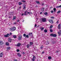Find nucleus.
Here are the masks:
<instances>
[{
	"label": "nucleus",
	"instance_id": "1",
	"mask_svg": "<svg viewBox=\"0 0 61 61\" xmlns=\"http://www.w3.org/2000/svg\"><path fill=\"white\" fill-rule=\"evenodd\" d=\"M46 19L45 18H42L40 20V21L42 23V22H46Z\"/></svg>",
	"mask_w": 61,
	"mask_h": 61
},
{
	"label": "nucleus",
	"instance_id": "2",
	"mask_svg": "<svg viewBox=\"0 0 61 61\" xmlns=\"http://www.w3.org/2000/svg\"><path fill=\"white\" fill-rule=\"evenodd\" d=\"M10 30L11 32H13V31H14L16 30V27H13L12 28H10Z\"/></svg>",
	"mask_w": 61,
	"mask_h": 61
},
{
	"label": "nucleus",
	"instance_id": "3",
	"mask_svg": "<svg viewBox=\"0 0 61 61\" xmlns=\"http://www.w3.org/2000/svg\"><path fill=\"white\" fill-rule=\"evenodd\" d=\"M4 37H8V36H10V34H7L6 35H4Z\"/></svg>",
	"mask_w": 61,
	"mask_h": 61
},
{
	"label": "nucleus",
	"instance_id": "4",
	"mask_svg": "<svg viewBox=\"0 0 61 61\" xmlns=\"http://www.w3.org/2000/svg\"><path fill=\"white\" fill-rule=\"evenodd\" d=\"M22 38V36L21 35H20L19 36V38H18V40H20Z\"/></svg>",
	"mask_w": 61,
	"mask_h": 61
},
{
	"label": "nucleus",
	"instance_id": "5",
	"mask_svg": "<svg viewBox=\"0 0 61 61\" xmlns=\"http://www.w3.org/2000/svg\"><path fill=\"white\" fill-rule=\"evenodd\" d=\"M50 36H53V37H56V35L55 34H51L50 35Z\"/></svg>",
	"mask_w": 61,
	"mask_h": 61
},
{
	"label": "nucleus",
	"instance_id": "6",
	"mask_svg": "<svg viewBox=\"0 0 61 61\" xmlns=\"http://www.w3.org/2000/svg\"><path fill=\"white\" fill-rule=\"evenodd\" d=\"M35 59H36V56L34 55L33 56V57L32 59V61H34L35 60Z\"/></svg>",
	"mask_w": 61,
	"mask_h": 61
},
{
	"label": "nucleus",
	"instance_id": "7",
	"mask_svg": "<svg viewBox=\"0 0 61 61\" xmlns=\"http://www.w3.org/2000/svg\"><path fill=\"white\" fill-rule=\"evenodd\" d=\"M49 22H50V23H51V24H53L54 23L53 21V20H49Z\"/></svg>",
	"mask_w": 61,
	"mask_h": 61
},
{
	"label": "nucleus",
	"instance_id": "8",
	"mask_svg": "<svg viewBox=\"0 0 61 61\" xmlns=\"http://www.w3.org/2000/svg\"><path fill=\"white\" fill-rule=\"evenodd\" d=\"M27 10H26L24 12V15H27Z\"/></svg>",
	"mask_w": 61,
	"mask_h": 61
},
{
	"label": "nucleus",
	"instance_id": "9",
	"mask_svg": "<svg viewBox=\"0 0 61 61\" xmlns=\"http://www.w3.org/2000/svg\"><path fill=\"white\" fill-rule=\"evenodd\" d=\"M21 43H18L17 45L16 46H18V47H20L21 46Z\"/></svg>",
	"mask_w": 61,
	"mask_h": 61
},
{
	"label": "nucleus",
	"instance_id": "10",
	"mask_svg": "<svg viewBox=\"0 0 61 61\" xmlns=\"http://www.w3.org/2000/svg\"><path fill=\"white\" fill-rule=\"evenodd\" d=\"M3 53L2 52L1 53L0 55V57H3Z\"/></svg>",
	"mask_w": 61,
	"mask_h": 61
},
{
	"label": "nucleus",
	"instance_id": "11",
	"mask_svg": "<svg viewBox=\"0 0 61 61\" xmlns=\"http://www.w3.org/2000/svg\"><path fill=\"white\" fill-rule=\"evenodd\" d=\"M16 17L15 16H14L13 17V21H14V20H15V19H16Z\"/></svg>",
	"mask_w": 61,
	"mask_h": 61
},
{
	"label": "nucleus",
	"instance_id": "12",
	"mask_svg": "<svg viewBox=\"0 0 61 61\" xmlns=\"http://www.w3.org/2000/svg\"><path fill=\"white\" fill-rule=\"evenodd\" d=\"M27 48H29V47H30V46H30V44H28L27 45Z\"/></svg>",
	"mask_w": 61,
	"mask_h": 61
},
{
	"label": "nucleus",
	"instance_id": "13",
	"mask_svg": "<svg viewBox=\"0 0 61 61\" xmlns=\"http://www.w3.org/2000/svg\"><path fill=\"white\" fill-rule=\"evenodd\" d=\"M4 44V43L2 41H0V45H3Z\"/></svg>",
	"mask_w": 61,
	"mask_h": 61
},
{
	"label": "nucleus",
	"instance_id": "14",
	"mask_svg": "<svg viewBox=\"0 0 61 61\" xmlns=\"http://www.w3.org/2000/svg\"><path fill=\"white\" fill-rule=\"evenodd\" d=\"M29 37V36L28 35H27L25 37V38H28Z\"/></svg>",
	"mask_w": 61,
	"mask_h": 61
},
{
	"label": "nucleus",
	"instance_id": "15",
	"mask_svg": "<svg viewBox=\"0 0 61 61\" xmlns=\"http://www.w3.org/2000/svg\"><path fill=\"white\" fill-rule=\"evenodd\" d=\"M33 42H30V45L31 46H32L33 45Z\"/></svg>",
	"mask_w": 61,
	"mask_h": 61
},
{
	"label": "nucleus",
	"instance_id": "16",
	"mask_svg": "<svg viewBox=\"0 0 61 61\" xmlns=\"http://www.w3.org/2000/svg\"><path fill=\"white\" fill-rule=\"evenodd\" d=\"M44 10H45V8H44V7L42 8L41 9V10L42 12H43V11H44Z\"/></svg>",
	"mask_w": 61,
	"mask_h": 61
},
{
	"label": "nucleus",
	"instance_id": "17",
	"mask_svg": "<svg viewBox=\"0 0 61 61\" xmlns=\"http://www.w3.org/2000/svg\"><path fill=\"white\" fill-rule=\"evenodd\" d=\"M13 37L15 39V38H16V36L15 35H13Z\"/></svg>",
	"mask_w": 61,
	"mask_h": 61
},
{
	"label": "nucleus",
	"instance_id": "18",
	"mask_svg": "<svg viewBox=\"0 0 61 61\" xmlns=\"http://www.w3.org/2000/svg\"><path fill=\"white\" fill-rule=\"evenodd\" d=\"M6 45V46H9V43L8 42H6L5 43Z\"/></svg>",
	"mask_w": 61,
	"mask_h": 61
},
{
	"label": "nucleus",
	"instance_id": "19",
	"mask_svg": "<svg viewBox=\"0 0 61 61\" xmlns=\"http://www.w3.org/2000/svg\"><path fill=\"white\" fill-rule=\"evenodd\" d=\"M36 3L38 4H39V5L40 4V2L39 1H36Z\"/></svg>",
	"mask_w": 61,
	"mask_h": 61
},
{
	"label": "nucleus",
	"instance_id": "20",
	"mask_svg": "<svg viewBox=\"0 0 61 61\" xmlns=\"http://www.w3.org/2000/svg\"><path fill=\"white\" fill-rule=\"evenodd\" d=\"M8 41L10 42H11V41H12V39H10L8 40Z\"/></svg>",
	"mask_w": 61,
	"mask_h": 61
},
{
	"label": "nucleus",
	"instance_id": "21",
	"mask_svg": "<svg viewBox=\"0 0 61 61\" xmlns=\"http://www.w3.org/2000/svg\"><path fill=\"white\" fill-rule=\"evenodd\" d=\"M17 55L19 56H21V55L20 54V53H18Z\"/></svg>",
	"mask_w": 61,
	"mask_h": 61
},
{
	"label": "nucleus",
	"instance_id": "22",
	"mask_svg": "<svg viewBox=\"0 0 61 61\" xmlns=\"http://www.w3.org/2000/svg\"><path fill=\"white\" fill-rule=\"evenodd\" d=\"M48 59L50 60V59H51V57L50 56H49L48 57Z\"/></svg>",
	"mask_w": 61,
	"mask_h": 61
},
{
	"label": "nucleus",
	"instance_id": "23",
	"mask_svg": "<svg viewBox=\"0 0 61 61\" xmlns=\"http://www.w3.org/2000/svg\"><path fill=\"white\" fill-rule=\"evenodd\" d=\"M44 28L43 27L41 28V30H42L43 31V30H44Z\"/></svg>",
	"mask_w": 61,
	"mask_h": 61
},
{
	"label": "nucleus",
	"instance_id": "24",
	"mask_svg": "<svg viewBox=\"0 0 61 61\" xmlns=\"http://www.w3.org/2000/svg\"><path fill=\"white\" fill-rule=\"evenodd\" d=\"M40 48L41 49L43 48H44V46H43V45L41 46V47Z\"/></svg>",
	"mask_w": 61,
	"mask_h": 61
},
{
	"label": "nucleus",
	"instance_id": "25",
	"mask_svg": "<svg viewBox=\"0 0 61 61\" xmlns=\"http://www.w3.org/2000/svg\"><path fill=\"white\" fill-rule=\"evenodd\" d=\"M44 14L46 15H47V12H45L44 13Z\"/></svg>",
	"mask_w": 61,
	"mask_h": 61
},
{
	"label": "nucleus",
	"instance_id": "26",
	"mask_svg": "<svg viewBox=\"0 0 61 61\" xmlns=\"http://www.w3.org/2000/svg\"><path fill=\"white\" fill-rule=\"evenodd\" d=\"M58 33L59 34V36H60L61 35V33H60V32H58Z\"/></svg>",
	"mask_w": 61,
	"mask_h": 61
},
{
	"label": "nucleus",
	"instance_id": "27",
	"mask_svg": "<svg viewBox=\"0 0 61 61\" xmlns=\"http://www.w3.org/2000/svg\"><path fill=\"white\" fill-rule=\"evenodd\" d=\"M61 13V11L60 10H59L57 12V14H59V13Z\"/></svg>",
	"mask_w": 61,
	"mask_h": 61
},
{
	"label": "nucleus",
	"instance_id": "28",
	"mask_svg": "<svg viewBox=\"0 0 61 61\" xmlns=\"http://www.w3.org/2000/svg\"><path fill=\"white\" fill-rule=\"evenodd\" d=\"M50 31L51 32H53V30L52 29H50Z\"/></svg>",
	"mask_w": 61,
	"mask_h": 61
},
{
	"label": "nucleus",
	"instance_id": "29",
	"mask_svg": "<svg viewBox=\"0 0 61 61\" xmlns=\"http://www.w3.org/2000/svg\"><path fill=\"white\" fill-rule=\"evenodd\" d=\"M44 32L45 33H46L47 32V30H44Z\"/></svg>",
	"mask_w": 61,
	"mask_h": 61
},
{
	"label": "nucleus",
	"instance_id": "30",
	"mask_svg": "<svg viewBox=\"0 0 61 61\" xmlns=\"http://www.w3.org/2000/svg\"><path fill=\"white\" fill-rule=\"evenodd\" d=\"M21 1L22 2H23V3H25V1H24V0H22Z\"/></svg>",
	"mask_w": 61,
	"mask_h": 61
},
{
	"label": "nucleus",
	"instance_id": "31",
	"mask_svg": "<svg viewBox=\"0 0 61 61\" xmlns=\"http://www.w3.org/2000/svg\"><path fill=\"white\" fill-rule=\"evenodd\" d=\"M7 48L8 49H11V48L10 47H7Z\"/></svg>",
	"mask_w": 61,
	"mask_h": 61
},
{
	"label": "nucleus",
	"instance_id": "32",
	"mask_svg": "<svg viewBox=\"0 0 61 61\" xmlns=\"http://www.w3.org/2000/svg\"><path fill=\"white\" fill-rule=\"evenodd\" d=\"M22 4V3L21 2H20L19 3V5H21Z\"/></svg>",
	"mask_w": 61,
	"mask_h": 61
},
{
	"label": "nucleus",
	"instance_id": "33",
	"mask_svg": "<svg viewBox=\"0 0 61 61\" xmlns=\"http://www.w3.org/2000/svg\"><path fill=\"white\" fill-rule=\"evenodd\" d=\"M53 10L54 11V12H56V9L55 8H54L53 9Z\"/></svg>",
	"mask_w": 61,
	"mask_h": 61
},
{
	"label": "nucleus",
	"instance_id": "34",
	"mask_svg": "<svg viewBox=\"0 0 61 61\" xmlns=\"http://www.w3.org/2000/svg\"><path fill=\"white\" fill-rule=\"evenodd\" d=\"M53 28V25H51L50 26V28Z\"/></svg>",
	"mask_w": 61,
	"mask_h": 61
},
{
	"label": "nucleus",
	"instance_id": "35",
	"mask_svg": "<svg viewBox=\"0 0 61 61\" xmlns=\"http://www.w3.org/2000/svg\"><path fill=\"white\" fill-rule=\"evenodd\" d=\"M23 9H25V6H24L23 7Z\"/></svg>",
	"mask_w": 61,
	"mask_h": 61
},
{
	"label": "nucleus",
	"instance_id": "36",
	"mask_svg": "<svg viewBox=\"0 0 61 61\" xmlns=\"http://www.w3.org/2000/svg\"><path fill=\"white\" fill-rule=\"evenodd\" d=\"M27 14H30L31 13L30 12H27Z\"/></svg>",
	"mask_w": 61,
	"mask_h": 61
},
{
	"label": "nucleus",
	"instance_id": "37",
	"mask_svg": "<svg viewBox=\"0 0 61 61\" xmlns=\"http://www.w3.org/2000/svg\"><path fill=\"white\" fill-rule=\"evenodd\" d=\"M23 36H24V37H25V36H26V34H23Z\"/></svg>",
	"mask_w": 61,
	"mask_h": 61
},
{
	"label": "nucleus",
	"instance_id": "38",
	"mask_svg": "<svg viewBox=\"0 0 61 61\" xmlns=\"http://www.w3.org/2000/svg\"><path fill=\"white\" fill-rule=\"evenodd\" d=\"M57 7L58 8H59V7H61V5H60L59 6H58Z\"/></svg>",
	"mask_w": 61,
	"mask_h": 61
},
{
	"label": "nucleus",
	"instance_id": "39",
	"mask_svg": "<svg viewBox=\"0 0 61 61\" xmlns=\"http://www.w3.org/2000/svg\"><path fill=\"white\" fill-rule=\"evenodd\" d=\"M58 27H61V25L60 24H59L58 26Z\"/></svg>",
	"mask_w": 61,
	"mask_h": 61
},
{
	"label": "nucleus",
	"instance_id": "40",
	"mask_svg": "<svg viewBox=\"0 0 61 61\" xmlns=\"http://www.w3.org/2000/svg\"><path fill=\"white\" fill-rule=\"evenodd\" d=\"M16 51L17 52H19V49H17Z\"/></svg>",
	"mask_w": 61,
	"mask_h": 61
},
{
	"label": "nucleus",
	"instance_id": "41",
	"mask_svg": "<svg viewBox=\"0 0 61 61\" xmlns=\"http://www.w3.org/2000/svg\"><path fill=\"white\" fill-rule=\"evenodd\" d=\"M56 23L58 24V20L57 21Z\"/></svg>",
	"mask_w": 61,
	"mask_h": 61
},
{
	"label": "nucleus",
	"instance_id": "42",
	"mask_svg": "<svg viewBox=\"0 0 61 61\" xmlns=\"http://www.w3.org/2000/svg\"><path fill=\"white\" fill-rule=\"evenodd\" d=\"M60 27H58V29H60Z\"/></svg>",
	"mask_w": 61,
	"mask_h": 61
},
{
	"label": "nucleus",
	"instance_id": "43",
	"mask_svg": "<svg viewBox=\"0 0 61 61\" xmlns=\"http://www.w3.org/2000/svg\"><path fill=\"white\" fill-rule=\"evenodd\" d=\"M44 52L43 51L42 52L41 54H44Z\"/></svg>",
	"mask_w": 61,
	"mask_h": 61
},
{
	"label": "nucleus",
	"instance_id": "44",
	"mask_svg": "<svg viewBox=\"0 0 61 61\" xmlns=\"http://www.w3.org/2000/svg\"><path fill=\"white\" fill-rule=\"evenodd\" d=\"M17 60L14 59V61H17Z\"/></svg>",
	"mask_w": 61,
	"mask_h": 61
},
{
	"label": "nucleus",
	"instance_id": "45",
	"mask_svg": "<svg viewBox=\"0 0 61 61\" xmlns=\"http://www.w3.org/2000/svg\"><path fill=\"white\" fill-rule=\"evenodd\" d=\"M24 15V13H22L21 15H22V16H23Z\"/></svg>",
	"mask_w": 61,
	"mask_h": 61
},
{
	"label": "nucleus",
	"instance_id": "46",
	"mask_svg": "<svg viewBox=\"0 0 61 61\" xmlns=\"http://www.w3.org/2000/svg\"><path fill=\"white\" fill-rule=\"evenodd\" d=\"M44 5V3H42V5Z\"/></svg>",
	"mask_w": 61,
	"mask_h": 61
},
{
	"label": "nucleus",
	"instance_id": "47",
	"mask_svg": "<svg viewBox=\"0 0 61 61\" xmlns=\"http://www.w3.org/2000/svg\"><path fill=\"white\" fill-rule=\"evenodd\" d=\"M25 53L24 52H22V54H23V55H24V54H25Z\"/></svg>",
	"mask_w": 61,
	"mask_h": 61
},
{
	"label": "nucleus",
	"instance_id": "48",
	"mask_svg": "<svg viewBox=\"0 0 61 61\" xmlns=\"http://www.w3.org/2000/svg\"><path fill=\"white\" fill-rule=\"evenodd\" d=\"M37 25L36 24L35 25V27H36V26Z\"/></svg>",
	"mask_w": 61,
	"mask_h": 61
},
{
	"label": "nucleus",
	"instance_id": "49",
	"mask_svg": "<svg viewBox=\"0 0 61 61\" xmlns=\"http://www.w3.org/2000/svg\"><path fill=\"white\" fill-rule=\"evenodd\" d=\"M51 13H53V10H51Z\"/></svg>",
	"mask_w": 61,
	"mask_h": 61
},
{
	"label": "nucleus",
	"instance_id": "50",
	"mask_svg": "<svg viewBox=\"0 0 61 61\" xmlns=\"http://www.w3.org/2000/svg\"><path fill=\"white\" fill-rule=\"evenodd\" d=\"M21 7H19V9H21Z\"/></svg>",
	"mask_w": 61,
	"mask_h": 61
},
{
	"label": "nucleus",
	"instance_id": "51",
	"mask_svg": "<svg viewBox=\"0 0 61 61\" xmlns=\"http://www.w3.org/2000/svg\"><path fill=\"white\" fill-rule=\"evenodd\" d=\"M16 24V22H15V23H14V25H15V24Z\"/></svg>",
	"mask_w": 61,
	"mask_h": 61
},
{
	"label": "nucleus",
	"instance_id": "52",
	"mask_svg": "<svg viewBox=\"0 0 61 61\" xmlns=\"http://www.w3.org/2000/svg\"><path fill=\"white\" fill-rule=\"evenodd\" d=\"M12 33H10V35H12Z\"/></svg>",
	"mask_w": 61,
	"mask_h": 61
},
{
	"label": "nucleus",
	"instance_id": "53",
	"mask_svg": "<svg viewBox=\"0 0 61 61\" xmlns=\"http://www.w3.org/2000/svg\"><path fill=\"white\" fill-rule=\"evenodd\" d=\"M56 52L57 53H58V51H56Z\"/></svg>",
	"mask_w": 61,
	"mask_h": 61
},
{
	"label": "nucleus",
	"instance_id": "54",
	"mask_svg": "<svg viewBox=\"0 0 61 61\" xmlns=\"http://www.w3.org/2000/svg\"><path fill=\"white\" fill-rule=\"evenodd\" d=\"M42 12H40V14H41H41H42Z\"/></svg>",
	"mask_w": 61,
	"mask_h": 61
},
{
	"label": "nucleus",
	"instance_id": "55",
	"mask_svg": "<svg viewBox=\"0 0 61 61\" xmlns=\"http://www.w3.org/2000/svg\"><path fill=\"white\" fill-rule=\"evenodd\" d=\"M17 21V22H19V20H18Z\"/></svg>",
	"mask_w": 61,
	"mask_h": 61
},
{
	"label": "nucleus",
	"instance_id": "56",
	"mask_svg": "<svg viewBox=\"0 0 61 61\" xmlns=\"http://www.w3.org/2000/svg\"><path fill=\"white\" fill-rule=\"evenodd\" d=\"M51 18H54V17H51Z\"/></svg>",
	"mask_w": 61,
	"mask_h": 61
},
{
	"label": "nucleus",
	"instance_id": "57",
	"mask_svg": "<svg viewBox=\"0 0 61 61\" xmlns=\"http://www.w3.org/2000/svg\"><path fill=\"white\" fill-rule=\"evenodd\" d=\"M24 20H23V22H24Z\"/></svg>",
	"mask_w": 61,
	"mask_h": 61
},
{
	"label": "nucleus",
	"instance_id": "58",
	"mask_svg": "<svg viewBox=\"0 0 61 61\" xmlns=\"http://www.w3.org/2000/svg\"><path fill=\"white\" fill-rule=\"evenodd\" d=\"M60 1H61V0H59Z\"/></svg>",
	"mask_w": 61,
	"mask_h": 61
}]
</instances>
